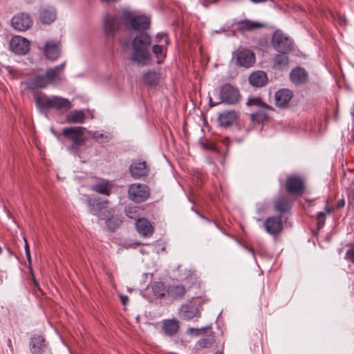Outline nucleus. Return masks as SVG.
I'll use <instances>...</instances> for the list:
<instances>
[{
  "instance_id": "obj_21",
  "label": "nucleus",
  "mask_w": 354,
  "mask_h": 354,
  "mask_svg": "<svg viewBox=\"0 0 354 354\" xmlns=\"http://www.w3.org/2000/svg\"><path fill=\"white\" fill-rule=\"evenodd\" d=\"M26 88L29 90L46 88L48 84L44 75H35L28 78L24 82Z\"/></svg>"
},
{
  "instance_id": "obj_5",
  "label": "nucleus",
  "mask_w": 354,
  "mask_h": 354,
  "mask_svg": "<svg viewBox=\"0 0 354 354\" xmlns=\"http://www.w3.org/2000/svg\"><path fill=\"white\" fill-rule=\"evenodd\" d=\"M272 47L279 53H289L292 50L293 42L281 30H276L272 37Z\"/></svg>"
},
{
  "instance_id": "obj_58",
  "label": "nucleus",
  "mask_w": 354,
  "mask_h": 354,
  "mask_svg": "<svg viewBox=\"0 0 354 354\" xmlns=\"http://www.w3.org/2000/svg\"><path fill=\"white\" fill-rule=\"evenodd\" d=\"M325 209H326V212L328 214L331 213V212H332V211H333V209H332V208H330V207H326Z\"/></svg>"
},
{
  "instance_id": "obj_62",
  "label": "nucleus",
  "mask_w": 354,
  "mask_h": 354,
  "mask_svg": "<svg viewBox=\"0 0 354 354\" xmlns=\"http://www.w3.org/2000/svg\"><path fill=\"white\" fill-rule=\"evenodd\" d=\"M216 354H223V353L221 352H217Z\"/></svg>"
},
{
  "instance_id": "obj_27",
  "label": "nucleus",
  "mask_w": 354,
  "mask_h": 354,
  "mask_svg": "<svg viewBox=\"0 0 354 354\" xmlns=\"http://www.w3.org/2000/svg\"><path fill=\"white\" fill-rule=\"evenodd\" d=\"M167 292L174 299H181L185 295L186 289L183 285H171L168 287Z\"/></svg>"
},
{
  "instance_id": "obj_41",
  "label": "nucleus",
  "mask_w": 354,
  "mask_h": 354,
  "mask_svg": "<svg viewBox=\"0 0 354 354\" xmlns=\"http://www.w3.org/2000/svg\"><path fill=\"white\" fill-rule=\"evenodd\" d=\"M247 105L248 106L255 105V106H261V107H264V108H266L268 109H272L271 107H270L268 105H267L263 102H262L261 99L259 97L250 98L248 100V101L247 102Z\"/></svg>"
},
{
  "instance_id": "obj_13",
  "label": "nucleus",
  "mask_w": 354,
  "mask_h": 354,
  "mask_svg": "<svg viewBox=\"0 0 354 354\" xmlns=\"http://www.w3.org/2000/svg\"><path fill=\"white\" fill-rule=\"evenodd\" d=\"M11 24L15 30L25 31L32 26V20L29 15L23 12L15 15Z\"/></svg>"
},
{
  "instance_id": "obj_11",
  "label": "nucleus",
  "mask_w": 354,
  "mask_h": 354,
  "mask_svg": "<svg viewBox=\"0 0 354 354\" xmlns=\"http://www.w3.org/2000/svg\"><path fill=\"white\" fill-rule=\"evenodd\" d=\"M266 231L272 236L279 235L283 230L281 216H274L267 218L264 221Z\"/></svg>"
},
{
  "instance_id": "obj_60",
  "label": "nucleus",
  "mask_w": 354,
  "mask_h": 354,
  "mask_svg": "<svg viewBox=\"0 0 354 354\" xmlns=\"http://www.w3.org/2000/svg\"><path fill=\"white\" fill-rule=\"evenodd\" d=\"M200 216H201L202 218L206 219V218H205L203 215H202V214H200ZM207 220L208 221H209V219H207Z\"/></svg>"
},
{
  "instance_id": "obj_31",
  "label": "nucleus",
  "mask_w": 354,
  "mask_h": 354,
  "mask_svg": "<svg viewBox=\"0 0 354 354\" xmlns=\"http://www.w3.org/2000/svg\"><path fill=\"white\" fill-rule=\"evenodd\" d=\"M288 53H279L276 55L274 57V67L278 70L283 69L288 67V57L287 54Z\"/></svg>"
},
{
  "instance_id": "obj_19",
  "label": "nucleus",
  "mask_w": 354,
  "mask_h": 354,
  "mask_svg": "<svg viewBox=\"0 0 354 354\" xmlns=\"http://www.w3.org/2000/svg\"><path fill=\"white\" fill-rule=\"evenodd\" d=\"M292 200L289 196L278 197L274 204V209L280 215L288 213L292 207Z\"/></svg>"
},
{
  "instance_id": "obj_7",
  "label": "nucleus",
  "mask_w": 354,
  "mask_h": 354,
  "mask_svg": "<svg viewBox=\"0 0 354 354\" xmlns=\"http://www.w3.org/2000/svg\"><path fill=\"white\" fill-rule=\"evenodd\" d=\"M285 189L286 192L291 196H301L305 191L304 179L296 174L288 176Z\"/></svg>"
},
{
  "instance_id": "obj_32",
  "label": "nucleus",
  "mask_w": 354,
  "mask_h": 354,
  "mask_svg": "<svg viewBox=\"0 0 354 354\" xmlns=\"http://www.w3.org/2000/svg\"><path fill=\"white\" fill-rule=\"evenodd\" d=\"M85 114L83 111H73L66 115V122L69 124L84 122Z\"/></svg>"
},
{
  "instance_id": "obj_34",
  "label": "nucleus",
  "mask_w": 354,
  "mask_h": 354,
  "mask_svg": "<svg viewBox=\"0 0 354 354\" xmlns=\"http://www.w3.org/2000/svg\"><path fill=\"white\" fill-rule=\"evenodd\" d=\"M215 342L214 335L209 334L197 342L196 346L198 348H209Z\"/></svg>"
},
{
  "instance_id": "obj_3",
  "label": "nucleus",
  "mask_w": 354,
  "mask_h": 354,
  "mask_svg": "<svg viewBox=\"0 0 354 354\" xmlns=\"http://www.w3.org/2000/svg\"><path fill=\"white\" fill-rule=\"evenodd\" d=\"M85 129L82 127H65L62 134L65 138L72 141V145L68 149L73 153H77L80 147L84 145L86 139L84 136Z\"/></svg>"
},
{
  "instance_id": "obj_25",
  "label": "nucleus",
  "mask_w": 354,
  "mask_h": 354,
  "mask_svg": "<svg viewBox=\"0 0 354 354\" xmlns=\"http://www.w3.org/2000/svg\"><path fill=\"white\" fill-rule=\"evenodd\" d=\"M136 226L138 233L143 236H151L153 234V228L151 223L145 218H138Z\"/></svg>"
},
{
  "instance_id": "obj_26",
  "label": "nucleus",
  "mask_w": 354,
  "mask_h": 354,
  "mask_svg": "<svg viewBox=\"0 0 354 354\" xmlns=\"http://www.w3.org/2000/svg\"><path fill=\"white\" fill-rule=\"evenodd\" d=\"M162 328L166 335L173 336L178 331V322L175 319H165L162 322Z\"/></svg>"
},
{
  "instance_id": "obj_20",
  "label": "nucleus",
  "mask_w": 354,
  "mask_h": 354,
  "mask_svg": "<svg viewBox=\"0 0 354 354\" xmlns=\"http://www.w3.org/2000/svg\"><path fill=\"white\" fill-rule=\"evenodd\" d=\"M293 97V93L288 88H281L275 93L276 105L280 108H285Z\"/></svg>"
},
{
  "instance_id": "obj_51",
  "label": "nucleus",
  "mask_w": 354,
  "mask_h": 354,
  "mask_svg": "<svg viewBox=\"0 0 354 354\" xmlns=\"http://www.w3.org/2000/svg\"><path fill=\"white\" fill-rule=\"evenodd\" d=\"M220 103H221V101L219 102H215V103L213 102L212 97H209V106L212 107L215 106L219 104Z\"/></svg>"
},
{
  "instance_id": "obj_47",
  "label": "nucleus",
  "mask_w": 354,
  "mask_h": 354,
  "mask_svg": "<svg viewBox=\"0 0 354 354\" xmlns=\"http://www.w3.org/2000/svg\"><path fill=\"white\" fill-rule=\"evenodd\" d=\"M30 273H31V277H32V283H34V285H35L36 287L39 288V283H38V281H37V279H36V278H35V274H33V271H32V269H30Z\"/></svg>"
},
{
  "instance_id": "obj_38",
  "label": "nucleus",
  "mask_w": 354,
  "mask_h": 354,
  "mask_svg": "<svg viewBox=\"0 0 354 354\" xmlns=\"http://www.w3.org/2000/svg\"><path fill=\"white\" fill-rule=\"evenodd\" d=\"M121 223L122 221L119 218L115 216H111L106 221V227L111 232H114Z\"/></svg>"
},
{
  "instance_id": "obj_12",
  "label": "nucleus",
  "mask_w": 354,
  "mask_h": 354,
  "mask_svg": "<svg viewBox=\"0 0 354 354\" xmlns=\"http://www.w3.org/2000/svg\"><path fill=\"white\" fill-rule=\"evenodd\" d=\"M10 48L15 54L26 55L30 50V44L24 37L14 36L10 41Z\"/></svg>"
},
{
  "instance_id": "obj_37",
  "label": "nucleus",
  "mask_w": 354,
  "mask_h": 354,
  "mask_svg": "<svg viewBox=\"0 0 354 354\" xmlns=\"http://www.w3.org/2000/svg\"><path fill=\"white\" fill-rule=\"evenodd\" d=\"M92 189L99 194L109 196L111 193L108 183H98L92 186Z\"/></svg>"
},
{
  "instance_id": "obj_22",
  "label": "nucleus",
  "mask_w": 354,
  "mask_h": 354,
  "mask_svg": "<svg viewBox=\"0 0 354 354\" xmlns=\"http://www.w3.org/2000/svg\"><path fill=\"white\" fill-rule=\"evenodd\" d=\"M109 201L100 198H88L87 204L89 212L93 215H98L100 212L106 208Z\"/></svg>"
},
{
  "instance_id": "obj_1",
  "label": "nucleus",
  "mask_w": 354,
  "mask_h": 354,
  "mask_svg": "<svg viewBox=\"0 0 354 354\" xmlns=\"http://www.w3.org/2000/svg\"><path fill=\"white\" fill-rule=\"evenodd\" d=\"M151 44V38L148 34L141 33L137 35L132 41L131 60L142 66L148 64L151 58L149 50Z\"/></svg>"
},
{
  "instance_id": "obj_14",
  "label": "nucleus",
  "mask_w": 354,
  "mask_h": 354,
  "mask_svg": "<svg viewBox=\"0 0 354 354\" xmlns=\"http://www.w3.org/2000/svg\"><path fill=\"white\" fill-rule=\"evenodd\" d=\"M308 73L302 67L293 68L290 73V80L295 85L299 86L308 82Z\"/></svg>"
},
{
  "instance_id": "obj_55",
  "label": "nucleus",
  "mask_w": 354,
  "mask_h": 354,
  "mask_svg": "<svg viewBox=\"0 0 354 354\" xmlns=\"http://www.w3.org/2000/svg\"><path fill=\"white\" fill-rule=\"evenodd\" d=\"M252 2L254 3H263L266 1L267 0H250Z\"/></svg>"
},
{
  "instance_id": "obj_39",
  "label": "nucleus",
  "mask_w": 354,
  "mask_h": 354,
  "mask_svg": "<svg viewBox=\"0 0 354 354\" xmlns=\"http://www.w3.org/2000/svg\"><path fill=\"white\" fill-rule=\"evenodd\" d=\"M152 52L157 57V62L158 64L162 63L165 54L163 53L162 47L160 45H154L152 47Z\"/></svg>"
},
{
  "instance_id": "obj_61",
  "label": "nucleus",
  "mask_w": 354,
  "mask_h": 354,
  "mask_svg": "<svg viewBox=\"0 0 354 354\" xmlns=\"http://www.w3.org/2000/svg\"><path fill=\"white\" fill-rule=\"evenodd\" d=\"M248 250H249V251H250V252L252 253V254H254V250H253V249H252V248H251V249H248Z\"/></svg>"
},
{
  "instance_id": "obj_8",
  "label": "nucleus",
  "mask_w": 354,
  "mask_h": 354,
  "mask_svg": "<svg viewBox=\"0 0 354 354\" xmlns=\"http://www.w3.org/2000/svg\"><path fill=\"white\" fill-rule=\"evenodd\" d=\"M233 59L236 65L250 68L254 65L256 61L255 54L248 48H239L233 53Z\"/></svg>"
},
{
  "instance_id": "obj_45",
  "label": "nucleus",
  "mask_w": 354,
  "mask_h": 354,
  "mask_svg": "<svg viewBox=\"0 0 354 354\" xmlns=\"http://www.w3.org/2000/svg\"><path fill=\"white\" fill-rule=\"evenodd\" d=\"M346 259L354 263V247L349 248L346 252Z\"/></svg>"
},
{
  "instance_id": "obj_44",
  "label": "nucleus",
  "mask_w": 354,
  "mask_h": 354,
  "mask_svg": "<svg viewBox=\"0 0 354 354\" xmlns=\"http://www.w3.org/2000/svg\"><path fill=\"white\" fill-rule=\"evenodd\" d=\"M348 198L350 203H354V179L348 188Z\"/></svg>"
},
{
  "instance_id": "obj_18",
  "label": "nucleus",
  "mask_w": 354,
  "mask_h": 354,
  "mask_svg": "<svg viewBox=\"0 0 354 354\" xmlns=\"http://www.w3.org/2000/svg\"><path fill=\"white\" fill-rule=\"evenodd\" d=\"M65 62L53 68L47 69L44 76L48 84H55L62 80L61 74L65 67Z\"/></svg>"
},
{
  "instance_id": "obj_9",
  "label": "nucleus",
  "mask_w": 354,
  "mask_h": 354,
  "mask_svg": "<svg viewBox=\"0 0 354 354\" xmlns=\"http://www.w3.org/2000/svg\"><path fill=\"white\" fill-rule=\"evenodd\" d=\"M241 97L239 89L230 84H225L220 88V100L222 103L236 104L239 102Z\"/></svg>"
},
{
  "instance_id": "obj_53",
  "label": "nucleus",
  "mask_w": 354,
  "mask_h": 354,
  "mask_svg": "<svg viewBox=\"0 0 354 354\" xmlns=\"http://www.w3.org/2000/svg\"><path fill=\"white\" fill-rule=\"evenodd\" d=\"M120 0H101L102 2L106 3H115V2H118Z\"/></svg>"
},
{
  "instance_id": "obj_48",
  "label": "nucleus",
  "mask_w": 354,
  "mask_h": 354,
  "mask_svg": "<svg viewBox=\"0 0 354 354\" xmlns=\"http://www.w3.org/2000/svg\"><path fill=\"white\" fill-rule=\"evenodd\" d=\"M345 205V202H344V199H340L337 201V205H336V208L337 209H340L342 207H343Z\"/></svg>"
},
{
  "instance_id": "obj_40",
  "label": "nucleus",
  "mask_w": 354,
  "mask_h": 354,
  "mask_svg": "<svg viewBox=\"0 0 354 354\" xmlns=\"http://www.w3.org/2000/svg\"><path fill=\"white\" fill-rule=\"evenodd\" d=\"M125 214L129 218L138 220L139 216V208L138 207L129 206L125 209Z\"/></svg>"
},
{
  "instance_id": "obj_43",
  "label": "nucleus",
  "mask_w": 354,
  "mask_h": 354,
  "mask_svg": "<svg viewBox=\"0 0 354 354\" xmlns=\"http://www.w3.org/2000/svg\"><path fill=\"white\" fill-rule=\"evenodd\" d=\"M326 214L324 212H319L317 216V228L320 230L324 225Z\"/></svg>"
},
{
  "instance_id": "obj_36",
  "label": "nucleus",
  "mask_w": 354,
  "mask_h": 354,
  "mask_svg": "<svg viewBox=\"0 0 354 354\" xmlns=\"http://www.w3.org/2000/svg\"><path fill=\"white\" fill-rule=\"evenodd\" d=\"M268 118V113L264 110H258L250 115V119L252 122L261 123Z\"/></svg>"
},
{
  "instance_id": "obj_16",
  "label": "nucleus",
  "mask_w": 354,
  "mask_h": 354,
  "mask_svg": "<svg viewBox=\"0 0 354 354\" xmlns=\"http://www.w3.org/2000/svg\"><path fill=\"white\" fill-rule=\"evenodd\" d=\"M149 171V169L145 161H135L129 167V172L135 179L147 176Z\"/></svg>"
},
{
  "instance_id": "obj_42",
  "label": "nucleus",
  "mask_w": 354,
  "mask_h": 354,
  "mask_svg": "<svg viewBox=\"0 0 354 354\" xmlns=\"http://www.w3.org/2000/svg\"><path fill=\"white\" fill-rule=\"evenodd\" d=\"M92 137L99 143L107 142L110 139L108 135L97 131L94 132Z\"/></svg>"
},
{
  "instance_id": "obj_17",
  "label": "nucleus",
  "mask_w": 354,
  "mask_h": 354,
  "mask_svg": "<svg viewBox=\"0 0 354 354\" xmlns=\"http://www.w3.org/2000/svg\"><path fill=\"white\" fill-rule=\"evenodd\" d=\"M62 45L59 41L51 40L46 42L44 48V53L47 59L56 60L61 54Z\"/></svg>"
},
{
  "instance_id": "obj_23",
  "label": "nucleus",
  "mask_w": 354,
  "mask_h": 354,
  "mask_svg": "<svg viewBox=\"0 0 354 354\" xmlns=\"http://www.w3.org/2000/svg\"><path fill=\"white\" fill-rule=\"evenodd\" d=\"M268 80L267 74L262 71H254L248 77L250 84L257 88L265 86Z\"/></svg>"
},
{
  "instance_id": "obj_59",
  "label": "nucleus",
  "mask_w": 354,
  "mask_h": 354,
  "mask_svg": "<svg viewBox=\"0 0 354 354\" xmlns=\"http://www.w3.org/2000/svg\"><path fill=\"white\" fill-rule=\"evenodd\" d=\"M351 113L352 116L354 118V102H353V106L352 111H351Z\"/></svg>"
},
{
  "instance_id": "obj_52",
  "label": "nucleus",
  "mask_w": 354,
  "mask_h": 354,
  "mask_svg": "<svg viewBox=\"0 0 354 354\" xmlns=\"http://www.w3.org/2000/svg\"><path fill=\"white\" fill-rule=\"evenodd\" d=\"M156 37L160 39H164V37H166V34L163 32L158 33Z\"/></svg>"
},
{
  "instance_id": "obj_4",
  "label": "nucleus",
  "mask_w": 354,
  "mask_h": 354,
  "mask_svg": "<svg viewBox=\"0 0 354 354\" xmlns=\"http://www.w3.org/2000/svg\"><path fill=\"white\" fill-rule=\"evenodd\" d=\"M121 28V19L119 16L106 13L102 21V28L105 39L107 42L113 43L115 35Z\"/></svg>"
},
{
  "instance_id": "obj_2",
  "label": "nucleus",
  "mask_w": 354,
  "mask_h": 354,
  "mask_svg": "<svg viewBox=\"0 0 354 354\" xmlns=\"http://www.w3.org/2000/svg\"><path fill=\"white\" fill-rule=\"evenodd\" d=\"M35 101L41 111H47L50 109L67 111L72 107L71 102L68 99L59 96L49 97L46 95L37 94L35 95Z\"/></svg>"
},
{
  "instance_id": "obj_57",
  "label": "nucleus",
  "mask_w": 354,
  "mask_h": 354,
  "mask_svg": "<svg viewBox=\"0 0 354 354\" xmlns=\"http://www.w3.org/2000/svg\"><path fill=\"white\" fill-rule=\"evenodd\" d=\"M164 39H165V43L166 45H169V39H168L167 37V35H166V37H164Z\"/></svg>"
},
{
  "instance_id": "obj_24",
  "label": "nucleus",
  "mask_w": 354,
  "mask_h": 354,
  "mask_svg": "<svg viewBox=\"0 0 354 354\" xmlns=\"http://www.w3.org/2000/svg\"><path fill=\"white\" fill-rule=\"evenodd\" d=\"M45 339L41 335H34L30 341V350L34 354H42L46 347Z\"/></svg>"
},
{
  "instance_id": "obj_54",
  "label": "nucleus",
  "mask_w": 354,
  "mask_h": 354,
  "mask_svg": "<svg viewBox=\"0 0 354 354\" xmlns=\"http://www.w3.org/2000/svg\"><path fill=\"white\" fill-rule=\"evenodd\" d=\"M189 330H190L191 331H196V335H198V334H199V333H200V331H201V330H204V328L197 329V328H190Z\"/></svg>"
},
{
  "instance_id": "obj_10",
  "label": "nucleus",
  "mask_w": 354,
  "mask_h": 354,
  "mask_svg": "<svg viewBox=\"0 0 354 354\" xmlns=\"http://www.w3.org/2000/svg\"><path fill=\"white\" fill-rule=\"evenodd\" d=\"M129 198L136 202L141 203L146 201L150 194L149 187L145 184H133L128 191Z\"/></svg>"
},
{
  "instance_id": "obj_29",
  "label": "nucleus",
  "mask_w": 354,
  "mask_h": 354,
  "mask_svg": "<svg viewBox=\"0 0 354 354\" xmlns=\"http://www.w3.org/2000/svg\"><path fill=\"white\" fill-rule=\"evenodd\" d=\"M198 314V308L189 304L183 306L180 310V317L185 320H189L194 317H197Z\"/></svg>"
},
{
  "instance_id": "obj_35",
  "label": "nucleus",
  "mask_w": 354,
  "mask_h": 354,
  "mask_svg": "<svg viewBox=\"0 0 354 354\" xmlns=\"http://www.w3.org/2000/svg\"><path fill=\"white\" fill-rule=\"evenodd\" d=\"M151 289L155 296L163 297L167 292L165 285L162 282L156 281L151 284Z\"/></svg>"
},
{
  "instance_id": "obj_28",
  "label": "nucleus",
  "mask_w": 354,
  "mask_h": 354,
  "mask_svg": "<svg viewBox=\"0 0 354 354\" xmlns=\"http://www.w3.org/2000/svg\"><path fill=\"white\" fill-rule=\"evenodd\" d=\"M237 26L238 30L240 31H252L253 30L263 27V24L257 21L245 19L238 21Z\"/></svg>"
},
{
  "instance_id": "obj_6",
  "label": "nucleus",
  "mask_w": 354,
  "mask_h": 354,
  "mask_svg": "<svg viewBox=\"0 0 354 354\" xmlns=\"http://www.w3.org/2000/svg\"><path fill=\"white\" fill-rule=\"evenodd\" d=\"M122 18L127 24H129L133 29L137 31L145 30L150 26L149 18L146 16L135 17L132 12L129 11L124 12Z\"/></svg>"
},
{
  "instance_id": "obj_46",
  "label": "nucleus",
  "mask_w": 354,
  "mask_h": 354,
  "mask_svg": "<svg viewBox=\"0 0 354 354\" xmlns=\"http://www.w3.org/2000/svg\"><path fill=\"white\" fill-rule=\"evenodd\" d=\"M218 0H201L202 5L207 8L210 4L216 3Z\"/></svg>"
},
{
  "instance_id": "obj_33",
  "label": "nucleus",
  "mask_w": 354,
  "mask_h": 354,
  "mask_svg": "<svg viewBox=\"0 0 354 354\" xmlns=\"http://www.w3.org/2000/svg\"><path fill=\"white\" fill-rule=\"evenodd\" d=\"M143 82L149 86H156L160 80V75L154 71H149L145 73L142 77Z\"/></svg>"
},
{
  "instance_id": "obj_49",
  "label": "nucleus",
  "mask_w": 354,
  "mask_h": 354,
  "mask_svg": "<svg viewBox=\"0 0 354 354\" xmlns=\"http://www.w3.org/2000/svg\"><path fill=\"white\" fill-rule=\"evenodd\" d=\"M120 300L123 305H126L129 301V298L127 296L121 295L120 296Z\"/></svg>"
},
{
  "instance_id": "obj_30",
  "label": "nucleus",
  "mask_w": 354,
  "mask_h": 354,
  "mask_svg": "<svg viewBox=\"0 0 354 354\" xmlns=\"http://www.w3.org/2000/svg\"><path fill=\"white\" fill-rule=\"evenodd\" d=\"M39 18L43 24H49L56 18V12L53 8H46L41 10Z\"/></svg>"
},
{
  "instance_id": "obj_15",
  "label": "nucleus",
  "mask_w": 354,
  "mask_h": 354,
  "mask_svg": "<svg viewBox=\"0 0 354 354\" xmlns=\"http://www.w3.org/2000/svg\"><path fill=\"white\" fill-rule=\"evenodd\" d=\"M239 113L234 110L223 111L218 115V122L219 126L229 127L237 120Z\"/></svg>"
},
{
  "instance_id": "obj_50",
  "label": "nucleus",
  "mask_w": 354,
  "mask_h": 354,
  "mask_svg": "<svg viewBox=\"0 0 354 354\" xmlns=\"http://www.w3.org/2000/svg\"><path fill=\"white\" fill-rule=\"evenodd\" d=\"M24 241H25V245H24V248H25V252H30V248H29V245H28V243L26 240V239L25 237H24Z\"/></svg>"
},
{
  "instance_id": "obj_56",
  "label": "nucleus",
  "mask_w": 354,
  "mask_h": 354,
  "mask_svg": "<svg viewBox=\"0 0 354 354\" xmlns=\"http://www.w3.org/2000/svg\"><path fill=\"white\" fill-rule=\"evenodd\" d=\"M26 255L28 261H29V263H30V261H31L30 252H26Z\"/></svg>"
}]
</instances>
